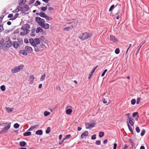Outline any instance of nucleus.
I'll use <instances>...</instances> for the list:
<instances>
[{"label":"nucleus","instance_id":"1","mask_svg":"<svg viewBox=\"0 0 149 149\" xmlns=\"http://www.w3.org/2000/svg\"><path fill=\"white\" fill-rule=\"evenodd\" d=\"M30 25L28 24H23L21 28L22 31L20 33V35L22 36H24L29 33L30 32Z\"/></svg>","mask_w":149,"mask_h":149},{"label":"nucleus","instance_id":"2","mask_svg":"<svg viewBox=\"0 0 149 149\" xmlns=\"http://www.w3.org/2000/svg\"><path fill=\"white\" fill-rule=\"evenodd\" d=\"M92 35V34L91 33L86 32L82 33V35L78 37L80 40H84L89 39Z\"/></svg>","mask_w":149,"mask_h":149},{"label":"nucleus","instance_id":"3","mask_svg":"<svg viewBox=\"0 0 149 149\" xmlns=\"http://www.w3.org/2000/svg\"><path fill=\"white\" fill-rule=\"evenodd\" d=\"M24 67L23 65H21L17 66H16L14 68L11 70V72L12 73H15L19 72L22 70Z\"/></svg>","mask_w":149,"mask_h":149},{"label":"nucleus","instance_id":"4","mask_svg":"<svg viewBox=\"0 0 149 149\" xmlns=\"http://www.w3.org/2000/svg\"><path fill=\"white\" fill-rule=\"evenodd\" d=\"M96 124V123L95 121H90L89 123H85L86 128V129H90L94 127Z\"/></svg>","mask_w":149,"mask_h":149},{"label":"nucleus","instance_id":"5","mask_svg":"<svg viewBox=\"0 0 149 149\" xmlns=\"http://www.w3.org/2000/svg\"><path fill=\"white\" fill-rule=\"evenodd\" d=\"M6 39L8 40L6 41L4 43V45H6V47H10L13 44L11 41L10 40V38L9 37H6Z\"/></svg>","mask_w":149,"mask_h":149},{"label":"nucleus","instance_id":"6","mask_svg":"<svg viewBox=\"0 0 149 149\" xmlns=\"http://www.w3.org/2000/svg\"><path fill=\"white\" fill-rule=\"evenodd\" d=\"M36 21L37 22L38 24L40 26H41L45 22V20L39 17H36Z\"/></svg>","mask_w":149,"mask_h":149},{"label":"nucleus","instance_id":"7","mask_svg":"<svg viewBox=\"0 0 149 149\" xmlns=\"http://www.w3.org/2000/svg\"><path fill=\"white\" fill-rule=\"evenodd\" d=\"M10 124L11 123H10L7 126L4 127L2 130L0 131V134H1L4 133L6 132V130H8L10 128Z\"/></svg>","mask_w":149,"mask_h":149},{"label":"nucleus","instance_id":"8","mask_svg":"<svg viewBox=\"0 0 149 149\" xmlns=\"http://www.w3.org/2000/svg\"><path fill=\"white\" fill-rule=\"evenodd\" d=\"M110 40L113 42L116 43L118 42V40L115 36L113 35L110 36Z\"/></svg>","mask_w":149,"mask_h":149},{"label":"nucleus","instance_id":"9","mask_svg":"<svg viewBox=\"0 0 149 149\" xmlns=\"http://www.w3.org/2000/svg\"><path fill=\"white\" fill-rule=\"evenodd\" d=\"M70 23L72 24V25H71V26H68L67 27L64 28L63 29V30L67 31H69L70 29H72L74 27V24L73 22L68 23V24Z\"/></svg>","mask_w":149,"mask_h":149},{"label":"nucleus","instance_id":"10","mask_svg":"<svg viewBox=\"0 0 149 149\" xmlns=\"http://www.w3.org/2000/svg\"><path fill=\"white\" fill-rule=\"evenodd\" d=\"M12 45L15 49H17L18 47L20 46V45L18 43V42L16 41H13Z\"/></svg>","mask_w":149,"mask_h":149},{"label":"nucleus","instance_id":"11","mask_svg":"<svg viewBox=\"0 0 149 149\" xmlns=\"http://www.w3.org/2000/svg\"><path fill=\"white\" fill-rule=\"evenodd\" d=\"M41 26L43 28L45 29H48L49 28V25L47 23H44Z\"/></svg>","mask_w":149,"mask_h":149},{"label":"nucleus","instance_id":"12","mask_svg":"<svg viewBox=\"0 0 149 149\" xmlns=\"http://www.w3.org/2000/svg\"><path fill=\"white\" fill-rule=\"evenodd\" d=\"M25 50L28 52H31L33 51L32 48L30 47L26 46L25 47Z\"/></svg>","mask_w":149,"mask_h":149},{"label":"nucleus","instance_id":"13","mask_svg":"<svg viewBox=\"0 0 149 149\" xmlns=\"http://www.w3.org/2000/svg\"><path fill=\"white\" fill-rule=\"evenodd\" d=\"M40 39L38 38H35L34 39V45H33V46L37 45L40 44Z\"/></svg>","mask_w":149,"mask_h":149},{"label":"nucleus","instance_id":"14","mask_svg":"<svg viewBox=\"0 0 149 149\" xmlns=\"http://www.w3.org/2000/svg\"><path fill=\"white\" fill-rule=\"evenodd\" d=\"M88 132L87 131H85L81 135V138L83 139L85 136H88Z\"/></svg>","mask_w":149,"mask_h":149},{"label":"nucleus","instance_id":"15","mask_svg":"<svg viewBox=\"0 0 149 149\" xmlns=\"http://www.w3.org/2000/svg\"><path fill=\"white\" fill-rule=\"evenodd\" d=\"M34 47L35 51L36 52H38L40 51H42L41 48H40V47H38L37 45L33 46Z\"/></svg>","mask_w":149,"mask_h":149},{"label":"nucleus","instance_id":"16","mask_svg":"<svg viewBox=\"0 0 149 149\" xmlns=\"http://www.w3.org/2000/svg\"><path fill=\"white\" fill-rule=\"evenodd\" d=\"M39 127V125H35L32 126L28 130V131H32L33 129H35L36 127Z\"/></svg>","mask_w":149,"mask_h":149},{"label":"nucleus","instance_id":"17","mask_svg":"<svg viewBox=\"0 0 149 149\" xmlns=\"http://www.w3.org/2000/svg\"><path fill=\"white\" fill-rule=\"evenodd\" d=\"M29 8V7L28 5H25L22 7V11H28Z\"/></svg>","mask_w":149,"mask_h":149},{"label":"nucleus","instance_id":"18","mask_svg":"<svg viewBox=\"0 0 149 149\" xmlns=\"http://www.w3.org/2000/svg\"><path fill=\"white\" fill-rule=\"evenodd\" d=\"M19 53L23 55H27V53L25 50H21L19 51Z\"/></svg>","mask_w":149,"mask_h":149},{"label":"nucleus","instance_id":"19","mask_svg":"<svg viewBox=\"0 0 149 149\" xmlns=\"http://www.w3.org/2000/svg\"><path fill=\"white\" fill-rule=\"evenodd\" d=\"M26 2V0H20L19 3V5L21 6H22Z\"/></svg>","mask_w":149,"mask_h":149},{"label":"nucleus","instance_id":"20","mask_svg":"<svg viewBox=\"0 0 149 149\" xmlns=\"http://www.w3.org/2000/svg\"><path fill=\"white\" fill-rule=\"evenodd\" d=\"M42 131L41 130H38L36 132V134L38 135H42Z\"/></svg>","mask_w":149,"mask_h":149},{"label":"nucleus","instance_id":"21","mask_svg":"<svg viewBox=\"0 0 149 149\" xmlns=\"http://www.w3.org/2000/svg\"><path fill=\"white\" fill-rule=\"evenodd\" d=\"M29 79L31 81V83H33V81L34 79V76L33 75H31L29 78Z\"/></svg>","mask_w":149,"mask_h":149},{"label":"nucleus","instance_id":"22","mask_svg":"<svg viewBox=\"0 0 149 149\" xmlns=\"http://www.w3.org/2000/svg\"><path fill=\"white\" fill-rule=\"evenodd\" d=\"M17 40L18 41L17 42L20 45H22L23 44V40L21 38H18L17 39Z\"/></svg>","mask_w":149,"mask_h":149},{"label":"nucleus","instance_id":"23","mask_svg":"<svg viewBox=\"0 0 149 149\" xmlns=\"http://www.w3.org/2000/svg\"><path fill=\"white\" fill-rule=\"evenodd\" d=\"M133 120V119L132 118H130V119H129V121L128 122V123H130L132 126H133L134 124Z\"/></svg>","mask_w":149,"mask_h":149},{"label":"nucleus","instance_id":"24","mask_svg":"<svg viewBox=\"0 0 149 149\" xmlns=\"http://www.w3.org/2000/svg\"><path fill=\"white\" fill-rule=\"evenodd\" d=\"M31 133L30 132H26L23 134L24 136H29L31 135Z\"/></svg>","mask_w":149,"mask_h":149},{"label":"nucleus","instance_id":"25","mask_svg":"<svg viewBox=\"0 0 149 149\" xmlns=\"http://www.w3.org/2000/svg\"><path fill=\"white\" fill-rule=\"evenodd\" d=\"M22 9V7L18 6L17 8L15 10L16 12H18Z\"/></svg>","mask_w":149,"mask_h":149},{"label":"nucleus","instance_id":"26","mask_svg":"<svg viewBox=\"0 0 149 149\" xmlns=\"http://www.w3.org/2000/svg\"><path fill=\"white\" fill-rule=\"evenodd\" d=\"M26 144V143L23 141L20 142L19 143V145L21 146L24 147Z\"/></svg>","mask_w":149,"mask_h":149},{"label":"nucleus","instance_id":"27","mask_svg":"<svg viewBox=\"0 0 149 149\" xmlns=\"http://www.w3.org/2000/svg\"><path fill=\"white\" fill-rule=\"evenodd\" d=\"M129 142L131 144V146L132 147H134L135 145V144L133 142L132 140L131 139H129Z\"/></svg>","mask_w":149,"mask_h":149},{"label":"nucleus","instance_id":"28","mask_svg":"<svg viewBox=\"0 0 149 149\" xmlns=\"http://www.w3.org/2000/svg\"><path fill=\"white\" fill-rule=\"evenodd\" d=\"M72 112V110L71 109H68L66 111V113L67 114H70Z\"/></svg>","mask_w":149,"mask_h":149},{"label":"nucleus","instance_id":"29","mask_svg":"<svg viewBox=\"0 0 149 149\" xmlns=\"http://www.w3.org/2000/svg\"><path fill=\"white\" fill-rule=\"evenodd\" d=\"M29 41L30 43L31 44V45L33 46V45H34V39L32 38H30L29 39Z\"/></svg>","mask_w":149,"mask_h":149},{"label":"nucleus","instance_id":"30","mask_svg":"<svg viewBox=\"0 0 149 149\" xmlns=\"http://www.w3.org/2000/svg\"><path fill=\"white\" fill-rule=\"evenodd\" d=\"M46 15H47L45 13L42 12H40V16L41 17L45 18Z\"/></svg>","mask_w":149,"mask_h":149},{"label":"nucleus","instance_id":"31","mask_svg":"<svg viewBox=\"0 0 149 149\" xmlns=\"http://www.w3.org/2000/svg\"><path fill=\"white\" fill-rule=\"evenodd\" d=\"M127 126L128 127V129H129V130H130V132H133V131L132 130V128L130 126L129 124V123H128V122L127 121Z\"/></svg>","mask_w":149,"mask_h":149},{"label":"nucleus","instance_id":"32","mask_svg":"<svg viewBox=\"0 0 149 149\" xmlns=\"http://www.w3.org/2000/svg\"><path fill=\"white\" fill-rule=\"evenodd\" d=\"M19 14L18 13H16L14 16L12 18L10 19V20H14L18 16Z\"/></svg>","mask_w":149,"mask_h":149},{"label":"nucleus","instance_id":"33","mask_svg":"<svg viewBox=\"0 0 149 149\" xmlns=\"http://www.w3.org/2000/svg\"><path fill=\"white\" fill-rule=\"evenodd\" d=\"M51 131V128L50 127H48L47 130H46L45 132L46 134L49 133Z\"/></svg>","mask_w":149,"mask_h":149},{"label":"nucleus","instance_id":"34","mask_svg":"<svg viewBox=\"0 0 149 149\" xmlns=\"http://www.w3.org/2000/svg\"><path fill=\"white\" fill-rule=\"evenodd\" d=\"M50 112H48L47 111H44V114L45 116H47L50 114Z\"/></svg>","mask_w":149,"mask_h":149},{"label":"nucleus","instance_id":"35","mask_svg":"<svg viewBox=\"0 0 149 149\" xmlns=\"http://www.w3.org/2000/svg\"><path fill=\"white\" fill-rule=\"evenodd\" d=\"M104 133L103 132H99V136L101 138L104 136Z\"/></svg>","mask_w":149,"mask_h":149},{"label":"nucleus","instance_id":"36","mask_svg":"<svg viewBox=\"0 0 149 149\" xmlns=\"http://www.w3.org/2000/svg\"><path fill=\"white\" fill-rule=\"evenodd\" d=\"M45 77L46 76L45 74H44L42 75L40 78V81H43L45 79Z\"/></svg>","mask_w":149,"mask_h":149},{"label":"nucleus","instance_id":"37","mask_svg":"<svg viewBox=\"0 0 149 149\" xmlns=\"http://www.w3.org/2000/svg\"><path fill=\"white\" fill-rule=\"evenodd\" d=\"M40 48H41V49H42V51L44 49L45 47H46L43 44H41L40 45Z\"/></svg>","mask_w":149,"mask_h":149},{"label":"nucleus","instance_id":"38","mask_svg":"<svg viewBox=\"0 0 149 149\" xmlns=\"http://www.w3.org/2000/svg\"><path fill=\"white\" fill-rule=\"evenodd\" d=\"M40 2L38 0L36 1L35 3V5L36 6H37L38 5H40Z\"/></svg>","mask_w":149,"mask_h":149},{"label":"nucleus","instance_id":"39","mask_svg":"<svg viewBox=\"0 0 149 149\" xmlns=\"http://www.w3.org/2000/svg\"><path fill=\"white\" fill-rule=\"evenodd\" d=\"M46 20H50L52 19V18L51 17H49L46 15L45 18Z\"/></svg>","mask_w":149,"mask_h":149},{"label":"nucleus","instance_id":"40","mask_svg":"<svg viewBox=\"0 0 149 149\" xmlns=\"http://www.w3.org/2000/svg\"><path fill=\"white\" fill-rule=\"evenodd\" d=\"M47 9V6L42 7L41 8V10L42 11H45Z\"/></svg>","mask_w":149,"mask_h":149},{"label":"nucleus","instance_id":"41","mask_svg":"<svg viewBox=\"0 0 149 149\" xmlns=\"http://www.w3.org/2000/svg\"><path fill=\"white\" fill-rule=\"evenodd\" d=\"M3 30V24H1L0 25V32H2Z\"/></svg>","mask_w":149,"mask_h":149},{"label":"nucleus","instance_id":"42","mask_svg":"<svg viewBox=\"0 0 149 149\" xmlns=\"http://www.w3.org/2000/svg\"><path fill=\"white\" fill-rule=\"evenodd\" d=\"M19 125L18 123H16L14 125V127L15 128L17 129L19 127Z\"/></svg>","mask_w":149,"mask_h":149},{"label":"nucleus","instance_id":"43","mask_svg":"<svg viewBox=\"0 0 149 149\" xmlns=\"http://www.w3.org/2000/svg\"><path fill=\"white\" fill-rule=\"evenodd\" d=\"M115 53L116 54H118L120 52V49L119 48H116L115 50Z\"/></svg>","mask_w":149,"mask_h":149},{"label":"nucleus","instance_id":"44","mask_svg":"<svg viewBox=\"0 0 149 149\" xmlns=\"http://www.w3.org/2000/svg\"><path fill=\"white\" fill-rule=\"evenodd\" d=\"M1 89L2 91H4L6 89L5 86L4 85H2L1 86Z\"/></svg>","mask_w":149,"mask_h":149},{"label":"nucleus","instance_id":"45","mask_svg":"<svg viewBox=\"0 0 149 149\" xmlns=\"http://www.w3.org/2000/svg\"><path fill=\"white\" fill-rule=\"evenodd\" d=\"M6 109L7 110V112L8 113L11 112L13 111V110H12V109L11 108H9V107H6Z\"/></svg>","mask_w":149,"mask_h":149},{"label":"nucleus","instance_id":"46","mask_svg":"<svg viewBox=\"0 0 149 149\" xmlns=\"http://www.w3.org/2000/svg\"><path fill=\"white\" fill-rule=\"evenodd\" d=\"M39 39L41 41H43L45 39V38L44 36H40V37Z\"/></svg>","mask_w":149,"mask_h":149},{"label":"nucleus","instance_id":"47","mask_svg":"<svg viewBox=\"0 0 149 149\" xmlns=\"http://www.w3.org/2000/svg\"><path fill=\"white\" fill-rule=\"evenodd\" d=\"M136 101L135 99H132L131 101V103L132 105H134L135 104Z\"/></svg>","mask_w":149,"mask_h":149},{"label":"nucleus","instance_id":"48","mask_svg":"<svg viewBox=\"0 0 149 149\" xmlns=\"http://www.w3.org/2000/svg\"><path fill=\"white\" fill-rule=\"evenodd\" d=\"M145 132V131L144 130H143L141 131V135L142 136L144 135Z\"/></svg>","mask_w":149,"mask_h":149},{"label":"nucleus","instance_id":"49","mask_svg":"<svg viewBox=\"0 0 149 149\" xmlns=\"http://www.w3.org/2000/svg\"><path fill=\"white\" fill-rule=\"evenodd\" d=\"M114 5H112L111 6V7H110V8H109V12H110L114 8Z\"/></svg>","mask_w":149,"mask_h":149},{"label":"nucleus","instance_id":"50","mask_svg":"<svg viewBox=\"0 0 149 149\" xmlns=\"http://www.w3.org/2000/svg\"><path fill=\"white\" fill-rule=\"evenodd\" d=\"M71 136V135L70 134H68L66 135L65 138L64 139V140H65L69 138Z\"/></svg>","mask_w":149,"mask_h":149},{"label":"nucleus","instance_id":"51","mask_svg":"<svg viewBox=\"0 0 149 149\" xmlns=\"http://www.w3.org/2000/svg\"><path fill=\"white\" fill-rule=\"evenodd\" d=\"M135 129L136 131L137 132L139 133L140 132V130L139 127H136Z\"/></svg>","mask_w":149,"mask_h":149},{"label":"nucleus","instance_id":"52","mask_svg":"<svg viewBox=\"0 0 149 149\" xmlns=\"http://www.w3.org/2000/svg\"><path fill=\"white\" fill-rule=\"evenodd\" d=\"M97 67V65L96 66H95V67H94L91 71V73H93L95 72V70L96 69Z\"/></svg>","mask_w":149,"mask_h":149},{"label":"nucleus","instance_id":"53","mask_svg":"<svg viewBox=\"0 0 149 149\" xmlns=\"http://www.w3.org/2000/svg\"><path fill=\"white\" fill-rule=\"evenodd\" d=\"M96 134H94L93 135H92L91 137V139L92 140H95L96 138Z\"/></svg>","mask_w":149,"mask_h":149},{"label":"nucleus","instance_id":"54","mask_svg":"<svg viewBox=\"0 0 149 149\" xmlns=\"http://www.w3.org/2000/svg\"><path fill=\"white\" fill-rule=\"evenodd\" d=\"M107 69L105 70H104V72L102 73V75H101V76L102 77L104 76V75L106 72H107Z\"/></svg>","mask_w":149,"mask_h":149},{"label":"nucleus","instance_id":"55","mask_svg":"<svg viewBox=\"0 0 149 149\" xmlns=\"http://www.w3.org/2000/svg\"><path fill=\"white\" fill-rule=\"evenodd\" d=\"M138 114V113L137 112H134L132 114V116L133 117H134L136 116H137Z\"/></svg>","mask_w":149,"mask_h":149},{"label":"nucleus","instance_id":"56","mask_svg":"<svg viewBox=\"0 0 149 149\" xmlns=\"http://www.w3.org/2000/svg\"><path fill=\"white\" fill-rule=\"evenodd\" d=\"M141 100V98L140 97L138 98L137 99V100H136V104H138L139 103V102Z\"/></svg>","mask_w":149,"mask_h":149},{"label":"nucleus","instance_id":"57","mask_svg":"<svg viewBox=\"0 0 149 149\" xmlns=\"http://www.w3.org/2000/svg\"><path fill=\"white\" fill-rule=\"evenodd\" d=\"M95 144L97 145H100L101 144V142L100 140H98L96 141Z\"/></svg>","mask_w":149,"mask_h":149},{"label":"nucleus","instance_id":"58","mask_svg":"<svg viewBox=\"0 0 149 149\" xmlns=\"http://www.w3.org/2000/svg\"><path fill=\"white\" fill-rule=\"evenodd\" d=\"M40 27H38V28L37 29H36V33H38L40 31V30H41L40 29Z\"/></svg>","mask_w":149,"mask_h":149},{"label":"nucleus","instance_id":"59","mask_svg":"<svg viewBox=\"0 0 149 149\" xmlns=\"http://www.w3.org/2000/svg\"><path fill=\"white\" fill-rule=\"evenodd\" d=\"M4 16L3 15H2L0 17V24L2 22L3 19L4 17Z\"/></svg>","mask_w":149,"mask_h":149},{"label":"nucleus","instance_id":"60","mask_svg":"<svg viewBox=\"0 0 149 149\" xmlns=\"http://www.w3.org/2000/svg\"><path fill=\"white\" fill-rule=\"evenodd\" d=\"M54 10V8L52 7H49L48 8V10L49 11L53 10Z\"/></svg>","mask_w":149,"mask_h":149},{"label":"nucleus","instance_id":"61","mask_svg":"<svg viewBox=\"0 0 149 149\" xmlns=\"http://www.w3.org/2000/svg\"><path fill=\"white\" fill-rule=\"evenodd\" d=\"M4 45V44L0 42V49H2L3 45Z\"/></svg>","mask_w":149,"mask_h":149},{"label":"nucleus","instance_id":"62","mask_svg":"<svg viewBox=\"0 0 149 149\" xmlns=\"http://www.w3.org/2000/svg\"><path fill=\"white\" fill-rule=\"evenodd\" d=\"M102 101L104 104H106L107 102L105 101V99L104 98H102Z\"/></svg>","mask_w":149,"mask_h":149},{"label":"nucleus","instance_id":"63","mask_svg":"<svg viewBox=\"0 0 149 149\" xmlns=\"http://www.w3.org/2000/svg\"><path fill=\"white\" fill-rule=\"evenodd\" d=\"M117 146V144L116 143H114L113 144V149H116Z\"/></svg>","mask_w":149,"mask_h":149},{"label":"nucleus","instance_id":"64","mask_svg":"<svg viewBox=\"0 0 149 149\" xmlns=\"http://www.w3.org/2000/svg\"><path fill=\"white\" fill-rule=\"evenodd\" d=\"M129 147V146L125 144L124 147L123 148V149H125Z\"/></svg>","mask_w":149,"mask_h":149}]
</instances>
